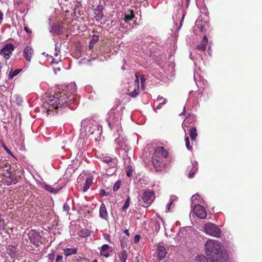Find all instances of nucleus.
<instances>
[{"instance_id": "f257e3e1", "label": "nucleus", "mask_w": 262, "mask_h": 262, "mask_svg": "<svg viewBox=\"0 0 262 262\" xmlns=\"http://www.w3.org/2000/svg\"><path fill=\"white\" fill-rule=\"evenodd\" d=\"M76 89L74 84L67 86L62 91H58L53 95L47 97L43 106L47 113L56 111L59 107H66L72 103L76 102Z\"/></svg>"}, {"instance_id": "f03ea898", "label": "nucleus", "mask_w": 262, "mask_h": 262, "mask_svg": "<svg viewBox=\"0 0 262 262\" xmlns=\"http://www.w3.org/2000/svg\"><path fill=\"white\" fill-rule=\"evenodd\" d=\"M206 253L211 262H228L227 253L222 250L221 243L208 239L205 243Z\"/></svg>"}, {"instance_id": "7ed1b4c3", "label": "nucleus", "mask_w": 262, "mask_h": 262, "mask_svg": "<svg viewBox=\"0 0 262 262\" xmlns=\"http://www.w3.org/2000/svg\"><path fill=\"white\" fill-rule=\"evenodd\" d=\"M204 229L205 232L211 236L219 237L221 232L220 228L214 224L208 223L204 225Z\"/></svg>"}, {"instance_id": "20e7f679", "label": "nucleus", "mask_w": 262, "mask_h": 262, "mask_svg": "<svg viewBox=\"0 0 262 262\" xmlns=\"http://www.w3.org/2000/svg\"><path fill=\"white\" fill-rule=\"evenodd\" d=\"M143 202V206L147 207L151 205L155 199V194L153 191L146 190L144 191L141 196Z\"/></svg>"}, {"instance_id": "39448f33", "label": "nucleus", "mask_w": 262, "mask_h": 262, "mask_svg": "<svg viewBox=\"0 0 262 262\" xmlns=\"http://www.w3.org/2000/svg\"><path fill=\"white\" fill-rule=\"evenodd\" d=\"M14 50V48L12 43H7L1 50L0 55L5 59L8 60L11 57Z\"/></svg>"}, {"instance_id": "423d86ee", "label": "nucleus", "mask_w": 262, "mask_h": 262, "mask_svg": "<svg viewBox=\"0 0 262 262\" xmlns=\"http://www.w3.org/2000/svg\"><path fill=\"white\" fill-rule=\"evenodd\" d=\"M136 80L133 85L129 86L128 89V95L132 97H136L139 93V82L137 74H135Z\"/></svg>"}, {"instance_id": "0eeeda50", "label": "nucleus", "mask_w": 262, "mask_h": 262, "mask_svg": "<svg viewBox=\"0 0 262 262\" xmlns=\"http://www.w3.org/2000/svg\"><path fill=\"white\" fill-rule=\"evenodd\" d=\"M193 211L196 216L201 219H204L207 216L205 208L201 205H195L193 208Z\"/></svg>"}, {"instance_id": "6e6552de", "label": "nucleus", "mask_w": 262, "mask_h": 262, "mask_svg": "<svg viewBox=\"0 0 262 262\" xmlns=\"http://www.w3.org/2000/svg\"><path fill=\"white\" fill-rule=\"evenodd\" d=\"M168 152L163 147H158L155 149L153 158L164 159L167 157Z\"/></svg>"}, {"instance_id": "1a4fd4ad", "label": "nucleus", "mask_w": 262, "mask_h": 262, "mask_svg": "<svg viewBox=\"0 0 262 262\" xmlns=\"http://www.w3.org/2000/svg\"><path fill=\"white\" fill-rule=\"evenodd\" d=\"M28 236L31 243L36 246H39L41 237L38 232L35 230H31L28 233Z\"/></svg>"}, {"instance_id": "9d476101", "label": "nucleus", "mask_w": 262, "mask_h": 262, "mask_svg": "<svg viewBox=\"0 0 262 262\" xmlns=\"http://www.w3.org/2000/svg\"><path fill=\"white\" fill-rule=\"evenodd\" d=\"M151 162L157 171H161L165 167L164 160L152 158Z\"/></svg>"}, {"instance_id": "9b49d317", "label": "nucleus", "mask_w": 262, "mask_h": 262, "mask_svg": "<svg viewBox=\"0 0 262 262\" xmlns=\"http://www.w3.org/2000/svg\"><path fill=\"white\" fill-rule=\"evenodd\" d=\"M156 253L158 259L159 261H161L165 257L167 252L166 248L164 246L158 245L156 248Z\"/></svg>"}, {"instance_id": "f8f14e48", "label": "nucleus", "mask_w": 262, "mask_h": 262, "mask_svg": "<svg viewBox=\"0 0 262 262\" xmlns=\"http://www.w3.org/2000/svg\"><path fill=\"white\" fill-rule=\"evenodd\" d=\"M34 55V51L32 47L27 46L23 50V55L26 60L31 61Z\"/></svg>"}, {"instance_id": "ddd939ff", "label": "nucleus", "mask_w": 262, "mask_h": 262, "mask_svg": "<svg viewBox=\"0 0 262 262\" xmlns=\"http://www.w3.org/2000/svg\"><path fill=\"white\" fill-rule=\"evenodd\" d=\"M18 249L16 246L13 245H8L6 248V252L11 258H14L16 257Z\"/></svg>"}, {"instance_id": "4468645a", "label": "nucleus", "mask_w": 262, "mask_h": 262, "mask_svg": "<svg viewBox=\"0 0 262 262\" xmlns=\"http://www.w3.org/2000/svg\"><path fill=\"white\" fill-rule=\"evenodd\" d=\"M99 216L101 219L105 221H108V213L107 211L106 206L104 204H102L100 205L99 209Z\"/></svg>"}, {"instance_id": "2eb2a0df", "label": "nucleus", "mask_w": 262, "mask_h": 262, "mask_svg": "<svg viewBox=\"0 0 262 262\" xmlns=\"http://www.w3.org/2000/svg\"><path fill=\"white\" fill-rule=\"evenodd\" d=\"M5 182L7 185H10L12 184H16L18 182V180L17 177L15 174L10 173L8 177H6L5 178Z\"/></svg>"}, {"instance_id": "dca6fc26", "label": "nucleus", "mask_w": 262, "mask_h": 262, "mask_svg": "<svg viewBox=\"0 0 262 262\" xmlns=\"http://www.w3.org/2000/svg\"><path fill=\"white\" fill-rule=\"evenodd\" d=\"M135 17L134 11L133 10H128L126 13L124 14L123 20L126 23L133 20Z\"/></svg>"}, {"instance_id": "f3484780", "label": "nucleus", "mask_w": 262, "mask_h": 262, "mask_svg": "<svg viewBox=\"0 0 262 262\" xmlns=\"http://www.w3.org/2000/svg\"><path fill=\"white\" fill-rule=\"evenodd\" d=\"M43 188L46 190H47L51 193L55 194V193H57L58 192V191L62 188V187L58 188L57 186H56V187H55V188H52L51 186L46 184V185H44Z\"/></svg>"}, {"instance_id": "a211bd4d", "label": "nucleus", "mask_w": 262, "mask_h": 262, "mask_svg": "<svg viewBox=\"0 0 262 262\" xmlns=\"http://www.w3.org/2000/svg\"><path fill=\"white\" fill-rule=\"evenodd\" d=\"M109 249V246L107 244L103 245L101 247V249L100 251V254L105 257H108L109 256V253L108 252V250Z\"/></svg>"}, {"instance_id": "6ab92c4d", "label": "nucleus", "mask_w": 262, "mask_h": 262, "mask_svg": "<svg viewBox=\"0 0 262 262\" xmlns=\"http://www.w3.org/2000/svg\"><path fill=\"white\" fill-rule=\"evenodd\" d=\"M120 262H126L127 257V253L126 250H123L118 254Z\"/></svg>"}, {"instance_id": "aec40b11", "label": "nucleus", "mask_w": 262, "mask_h": 262, "mask_svg": "<svg viewBox=\"0 0 262 262\" xmlns=\"http://www.w3.org/2000/svg\"><path fill=\"white\" fill-rule=\"evenodd\" d=\"M77 252V249L76 248H67L63 250V253L66 256L75 254Z\"/></svg>"}, {"instance_id": "412c9836", "label": "nucleus", "mask_w": 262, "mask_h": 262, "mask_svg": "<svg viewBox=\"0 0 262 262\" xmlns=\"http://www.w3.org/2000/svg\"><path fill=\"white\" fill-rule=\"evenodd\" d=\"M92 183V179H91V178H88L85 181L83 187H82V191L83 192H85L86 190H88L89 189Z\"/></svg>"}, {"instance_id": "4be33fe9", "label": "nucleus", "mask_w": 262, "mask_h": 262, "mask_svg": "<svg viewBox=\"0 0 262 262\" xmlns=\"http://www.w3.org/2000/svg\"><path fill=\"white\" fill-rule=\"evenodd\" d=\"M189 136L192 141H195L198 136L197 130L195 127H192L189 130Z\"/></svg>"}, {"instance_id": "5701e85b", "label": "nucleus", "mask_w": 262, "mask_h": 262, "mask_svg": "<svg viewBox=\"0 0 262 262\" xmlns=\"http://www.w3.org/2000/svg\"><path fill=\"white\" fill-rule=\"evenodd\" d=\"M91 231L88 229H82L79 231L78 235L82 237H85L91 235Z\"/></svg>"}, {"instance_id": "b1692460", "label": "nucleus", "mask_w": 262, "mask_h": 262, "mask_svg": "<svg viewBox=\"0 0 262 262\" xmlns=\"http://www.w3.org/2000/svg\"><path fill=\"white\" fill-rule=\"evenodd\" d=\"M119 121L117 118H114L112 120L108 121V125L111 129H113L115 126H118L119 125Z\"/></svg>"}, {"instance_id": "393cba45", "label": "nucleus", "mask_w": 262, "mask_h": 262, "mask_svg": "<svg viewBox=\"0 0 262 262\" xmlns=\"http://www.w3.org/2000/svg\"><path fill=\"white\" fill-rule=\"evenodd\" d=\"M21 70V69H16L12 71V70H11L9 74V79H12L14 76L18 74Z\"/></svg>"}, {"instance_id": "a878e982", "label": "nucleus", "mask_w": 262, "mask_h": 262, "mask_svg": "<svg viewBox=\"0 0 262 262\" xmlns=\"http://www.w3.org/2000/svg\"><path fill=\"white\" fill-rule=\"evenodd\" d=\"M130 197L129 196H127V198L125 202L124 205L122 208V211H125L129 207L130 205Z\"/></svg>"}, {"instance_id": "bb28decb", "label": "nucleus", "mask_w": 262, "mask_h": 262, "mask_svg": "<svg viewBox=\"0 0 262 262\" xmlns=\"http://www.w3.org/2000/svg\"><path fill=\"white\" fill-rule=\"evenodd\" d=\"M121 181H117L115 182L114 185L113 190L114 192L118 191L121 187Z\"/></svg>"}, {"instance_id": "cd10ccee", "label": "nucleus", "mask_w": 262, "mask_h": 262, "mask_svg": "<svg viewBox=\"0 0 262 262\" xmlns=\"http://www.w3.org/2000/svg\"><path fill=\"white\" fill-rule=\"evenodd\" d=\"M195 262H209L208 259L204 256H199L196 257Z\"/></svg>"}, {"instance_id": "c85d7f7f", "label": "nucleus", "mask_w": 262, "mask_h": 262, "mask_svg": "<svg viewBox=\"0 0 262 262\" xmlns=\"http://www.w3.org/2000/svg\"><path fill=\"white\" fill-rule=\"evenodd\" d=\"M185 144H186L187 148L189 150H192V147L190 145V141H189V139L188 137H185Z\"/></svg>"}, {"instance_id": "c756f323", "label": "nucleus", "mask_w": 262, "mask_h": 262, "mask_svg": "<svg viewBox=\"0 0 262 262\" xmlns=\"http://www.w3.org/2000/svg\"><path fill=\"white\" fill-rule=\"evenodd\" d=\"M5 229V223L4 220L2 219L0 215V234H2L3 230Z\"/></svg>"}, {"instance_id": "7c9ffc66", "label": "nucleus", "mask_w": 262, "mask_h": 262, "mask_svg": "<svg viewBox=\"0 0 262 262\" xmlns=\"http://www.w3.org/2000/svg\"><path fill=\"white\" fill-rule=\"evenodd\" d=\"M126 175L129 178L131 176H132L133 174V170L132 167H127L126 168Z\"/></svg>"}, {"instance_id": "2f4dec72", "label": "nucleus", "mask_w": 262, "mask_h": 262, "mask_svg": "<svg viewBox=\"0 0 262 262\" xmlns=\"http://www.w3.org/2000/svg\"><path fill=\"white\" fill-rule=\"evenodd\" d=\"M127 246V242L125 240V239L124 238V237L122 238L121 239V248L123 250H124V248H126Z\"/></svg>"}, {"instance_id": "473e14b6", "label": "nucleus", "mask_w": 262, "mask_h": 262, "mask_svg": "<svg viewBox=\"0 0 262 262\" xmlns=\"http://www.w3.org/2000/svg\"><path fill=\"white\" fill-rule=\"evenodd\" d=\"M192 168L195 169V170L194 171H190L189 173V178H192L194 177L195 171H196L198 169V167H196V164L193 165L192 164Z\"/></svg>"}, {"instance_id": "72a5a7b5", "label": "nucleus", "mask_w": 262, "mask_h": 262, "mask_svg": "<svg viewBox=\"0 0 262 262\" xmlns=\"http://www.w3.org/2000/svg\"><path fill=\"white\" fill-rule=\"evenodd\" d=\"M3 147L5 150V151L11 156L14 157L13 153L10 150V149L7 147V146L4 144H3Z\"/></svg>"}, {"instance_id": "f704fd0d", "label": "nucleus", "mask_w": 262, "mask_h": 262, "mask_svg": "<svg viewBox=\"0 0 262 262\" xmlns=\"http://www.w3.org/2000/svg\"><path fill=\"white\" fill-rule=\"evenodd\" d=\"M208 39H207V37L206 35H204L203 36V38L201 41V44L202 45H204V46H205L206 47H207V46L208 45Z\"/></svg>"}, {"instance_id": "c9c22d12", "label": "nucleus", "mask_w": 262, "mask_h": 262, "mask_svg": "<svg viewBox=\"0 0 262 262\" xmlns=\"http://www.w3.org/2000/svg\"><path fill=\"white\" fill-rule=\"evenodd\" d=\"M196 49L201 51V52H204L206 50V47L204 46V45H202L201 43L196 47Z\"/></svg>"}, {"instance_id": "e433bc0d", "label": "nucleus", "mask_w": 262, "mask_h": 262, "mask_svg": "<svg viewBox=\"0 0 262 262\" xmlns=\"http://www.w3.org/2000/svg\"><path fill=\"white\" fill-rule=\"evenodd\" d=\"M70 206L67 203H64L63 207V211H65L67 214L69 213L70 210Z\"/></svg>"}, {"instance_id": "4c0bfd02", "label": "nucleus", "mask_w": 262, "mask_h": 262, "mask_svg": "<svg viewBox=\"0 0 262 262\" xmlns=\"http://www.w3.org/2000/svg\"><path fill=\"white\" fill-rule=\"evenodd\" d=\"M99 40V36L96 35H94L92 36V39L91 41L93 44L96 43Z\"/></svg>"}, {"instance_id": "58836bf2", "label": "nucleus", "mask_w": 262, "mask_h": 262, "mask_svg": "<svg viewBox=\"0 0 262 262\" xmlns=\"http://www.w3.org/2000/svg\"><path fill=\"white\" fill-rule=\"evenodd\" d=\"M102 161L104 163H107V164H109L110 163H112V158H111V157H106V158H103L102 159Z\"/></svg>"}, {"instance_id": "ea45409f", "label": "nucleus", "mask_w": 262, "mask_h": 262, "mask_svg": "<svg viewBox=\"0 0 262 262\" xmlns=\"http://www.w3.org/2000/svg\"><path fill=\"white\" fill-rule=\"evenodd\" d=\"M54 29L55 31L58 32V33H59V32L61 31V30L62 29V27H61L60 25H56L54 27Z\"/></svg>"}, {"instance_id": "a19ab883", "label": "nucleus", "mask_w": 262, "mask_h": 262, "mask_svg": "<svg viewBox=\"0 0 262 262\" xmlns=\"http://www.w3.org/2000/svg\"><path fill=\"white\" fill-rule=\"evenodd\" d=\"M108 194H109V193L108 192H106L104 189H102L100 190V195L101 196H107V195H108Z\"/></svg>"}, {"instance_id": "79ce46f5", "label": "nucleus", "mask_w": 262, "mask_h": 262, "mask_svg": "<svg viewBox=\"0 0 262 262\" xmlns=\"http://www.w3.org/2000/svg\"><path fill=\"white\" fill-rule=\"evenodd\" d=\"M54 254H50L48 255V259L51 261H53L54 259Z\"/></svg>"}, {"instance_id": "37998d69", "label": "nucleus", "mask_w": 262, "mask_h": 262, "mask_svg": "<svg viewBox=\"0 0 262 262\" xmlns=\"http://www.w3.org/2000/svg\"><path fill=\"white\" fill-rule=\"evenodd\" d=\"M103 16V13H102V12H100L99 13V14H97V16H96V19H98V20H99V19H101L102 18Z\"/></svg>"}, {"instance_id": "c03bdc74", "label": "nucleus", "mask_w": 262, "mask_h": 262, "mask_svg": "<svg viewBox=\"0 0 262 262\" xmlns=\"http://www.w3.org/2000/svg\"><path fill=\"white\" fill-rule=\"evenodd\" d=\"M140 239V235H138V234L136 235L134 237V242L135 243H138L139 242Z\"/></svg>"}, {"instance_id": "a18cd8bd", "label": "nucleus", "mask_w": 262, "mask_h": 262, "mask_svg": "<svg viewBox=\"0 0 262 262\" xmlns=\"http://www.w3.org/2000/svg\"><path fill=\"white\" fill-rule=\"evenodd\" d=\"M140 78L141 80V85H143L145 81L144 76L143 75H141L140 76Z\"/></svg>"}, {"instance_id": "49530a36", "label": "nucleus", "mask_w": 262, "mask_h": 262, "mask_svg": "<svg viewBox=\"0 0 262 262\" xmlns=\"http://www.w3.org/2000/svg\"><path fill=\"white\" fill-rule=\"evenodd\" d=\"M104 237L105 239H106L108 242H109L110 243H111V239L110 238V236L108 234H104Z\"/></svg>"}, {"instance_id": "de8ad7c7", "label": "nucleus", "mask_w": 262, "mask_h": 262, "mask_svg": "<svg viewBox=\"0 0 262 262\" xmlns=\"http://www.w3.org/2000/svg\"><path fill=\"white\" fill-rule=\"evenodd\" d=\"M59 58L58 59H56V58H53L52 59V61H51V64H57L58 63V61H59Z\"/></svg>"}, {"instance_id": "09e8293b", "label": "nucleus", "mask_w": 262, "mask_h": 262, "mask_svg": "<svg viewBox=\"0 0 262 262\" xmlns=\"http://www.w3.org/2000/svg\"><path fill=\"white\" fill-rule=\"evenodd\" d=\"M166 102V100L164 99L162 102H159L158 105L157 106L156 109L161 108V105L162 104H165Z\"/></svg>"}, {"instance_id": "8fccbe9b", "label": "nucleus", "mask_w": 262, "mask_h": 262, "mask_svg": "<svg viewBox=\"0 0 262 262\" xmlns=\"http://www.w3.org/2000/svg\"><path fill=\"white\" fill-rule=\"evenodd\" d=\"M24 30L28 33H30V34L32 33V31L29 28H28L27 27H25Z\"/></svg>"}, {"instance_id": "3c124183", "label": "nucleus", "mask_w": 262, "mask_h": 262, "mask_svg": "<svg viewBox=\"0 0 262 262\" xmlns=\"http://www.w3.org/2000/svg\"><path fill=\"white\" fill-rule=\"evenodd\" d=\"M3 20V13L2 11H0V25L2 24Z\"/></svg>"}, {"instance_id": "603ef678", "label": "nucleus", "mask_w": 262, "mask_h": 262, "mask_svg": "<svg viewBox=\"0 0 262 262\" xmlns=\"http://www.w3.org/2000/svg\"><path fill=\"white\" fill-rule=\"evenodd\" d=\"M62 259V256H61L60 255H57L56 261L57 262Z\"/></svg>"}, {"instance_id": "864d4df0", "label": "nucleus", "mask_w": 262, "mask_h": 262, "mask_svg": "<svg viewBox=\"0 0 262 262\" xmlns=\"http://www.w3.org/2000/svg\"><path fill=\"white\" fill-rule=\"evenodd\" d=\"M204 29H205V26H203V25H201L200 27V30L201 32H203L204 30Z\"/></svg>"}, {"instance_id": "5fc2aeb1", "label": "nucleus", "mask_w": 262, "mask_h": 262, "mask_svg": "<svg viewBox=\"0 0 262 262\" xmlns=\"http://www.w3.org/2000/svg\"><path fill=\"white\" fill-rule=\"evenodd\" d=\"M124 233L128 236H129V231H128V229H125L124 231Z\"/></svg>"}, {"instance_id": "6e6d98bb", "label": "nucleus", "mask_w": 262, "mask_h": 262, "mask_svg": "<svg viewBox=\"0 0 262 262\" xmlns=\"http://www.w3.org/2000/svg\"><path fill=\"white\" fill-rule=\"evenodd\" d=\"M165 99H163V97H158L157 101L159 102H162Z\"/></svg>"}, {"instance_id": "4d7b16f0", "label": "nucleus", "mask_w": 262, "mask_h": 262, "mask_svg": "<svg viewBox=\"0 0 262 262\" xmlns=\"http://www.w3.org/2000/svg\"><path fill=\"white\" fill-rule=\"evenodd\" d=\"M93 43L91 42H90L89 48L92 49L93 48Z\"/></svg>"}, {"instance_id": "13d9d810", "label": "nucleus", "mask_w": 262, "mask_h": 262, "mask_svg": "<svg viewBox=\"0 0 262 262\" xmlns=\"http://www.w3.org/2000/svg\"><path fill=\"white\" fill-rule=\"evenodd\" d=\"M79 3H77V4H76L75 6V9L76 8H78L79 7Z\"/></svg>"}, {"instance_id": "bf43d9fd", "label": "nucleus", "mask_w": 262, "mask_h": 262, "mask_svg": "<svg viewBox=\"0 0 262 262\" xmlns=\"http://www.w3.org/2000/svg\"><path fill=\"white\" fill-rule=\"evenodd\" d=\"M190 1V0H186V3H187V5L189 4Z\"/></svg>"}, {"instance_id": "052dcab7", "label": "nucleus", "mask_w": 262, "mask_h": 262, "mask_svg": "<svg viewBox=\"0 0 262 262\" xmlns=\"http://www.w3.org/2000/svg\"><path fill=\"white\" fill-rule=\"evenodd\" d=\"M54 55H55V56H56V57L58 56V53H55L54 54Z\"/></svg>"}, {"instance_id": "680f3d73", "label": "nucleus", "mask_w": 262, "mask_h": 262, "mask_svg": "<svg viewBox=\"0 0 262 262\" xmlns=\"http://www.w3.org/2000/svg\"><path fill=\"white\" fill-rule=\"evenodd\" d=\"M8 165H9V164H8V163H6L5 164V167H8Z\"/></svg>"}, {"instance_id": "e2e57ef3", "label": "nucleus", "mask_w": 262, "mask_h": 262, "mask_svg": "<svg viewBox=\"0 0 262 262\" xmlns=\"http://www.w3.org/2000/svg\"><path fill=\"white\" fill-rule=\"evenodd\" d=\"M117 106H116V107H113V108H112V110H115V109H116V108H117Z\"/></svg>"}, {"instance_id": "0e129e2a", "label": "nucleus", "mask_w": 262, "mask_h": 262, "mask_svg": "<svg viewBox=\"0 0 262 262\" xmlns=\"http://www.w3.org/2000/svg\"><path fill=\"white\" fill-rule=\"evenodd\" d=\"M92 262H98V261L96 260V259H95L94 260H93Z\"/></svg>"}, {"instance_id": "69168bd1", "label": "nucleus", "mask_w": 262, "mask_h": 262, "mask_svg": "<svg viewBox=\"0 0 262 262\" xmlns=\"http://www.w3.org/2000/svg\"><path fill=\"white\" fill-rule=\"evenodd\" d=\"M136 262H140V261H139V259H137Z\"/></svg>"}, {"instance_id": "338daca9", "label": "nucleus", "mask_w": 262, "mask_h": 262, "mask_svg": "<svg viewBox=\"0 0 262 262\" xmlns=\"http://www.w3.org/2000/svg\"><path fill=\"white\" fill-rule=\"evenodd\" d=\"M195 195H193V196H192V198H194V197H195Z\"/></svg>"}]
</instances>
